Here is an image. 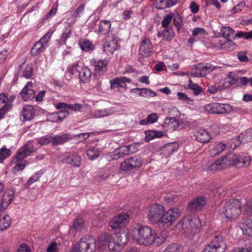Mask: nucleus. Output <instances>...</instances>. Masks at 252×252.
Here are the masks:
<instances>
[{
	"label": "nucleus",
	"mask_w": 252,
	"mask_h": 252,
	"mask_svg": "<svg viewBox=\"0 0 252 252\" xmlns=\"http://www.w3.org/2000/svg\"><path fill=\"white\" fill-rule=\"evenodd\" d=\"M177 117V120L179 124H187L188 123V118L186 114L181 113L180 111H178V114L176 115Z\"/></svg>",
	"instance_id": "obj_54"
},
{
	"label": "nucleus",
	"mask_w": 252,
	"mask_h": 252,
	"mask_svg": "<svg viewBox=\"0 0 252 252\" xmlns=\"http://www.w3.org/2000/svg\"><path fill=\"white\" fill-rule=\"evenodd\" d=\"M71 137L68 134H63L61 135L53 136L52 143L53 145H59L63 144L70 139Z\"/></svg>",
	"instance_id": "obj_37"
},
{
	"label": "nucleus",
	"mask_w": 252,
	"mask_h": 252,
	"mask_svg": "<svg viewBox=\"0 0 252 252\" xmlns=\"http://www.w3.org/2000/svg\"><path fill=\"white\" fill-rule=\"evenodd\" d=\"M85 7V4H82L78 6V7L76 9V10L74 11V12L72 14L73 19L76 20L77 17H79L80 16V14L82 13Z\"/></svg>",
	"instance_id": "obj_59"
},
{
	"label": "nucleus",
	"mask_w": 252,
	"mask_h": 252,
	"mask_svg": "<svg viewBox=\"0 0 252 252\" xmlns=\"http://www.w3.org/2000/svg\"><path fill=\"white\" fill-rule=\"evenodd\" d=\"M128 232L126 229L120 230L112 235V242L110 245V250L119 252L128 241Z\"/></svg>",
	"instance_id": "obj_4"
},
{
	"label": "nucleus",
	"mask_w": 252,
	"mask_h": 252,
	"mask_svg": "<svg viewBox=\"0 0 252 252\" xmlns=\"http://www.w3.org/2000/svg\"><path fill=\"white\" fill-rule=\"evenodd\" d=\"M207 34L206 31L201 28H196L192 31V36H196L197 35H205Z\"/></svg>",
	"instance_id": "obj_62"
},
{
	"label": "nucleus",
	"mask_w": 252,
	"mask_h": 252,
	"mask_svg": "<svg viewBox=\"0 0 252 252\" xmlns=\"http://www.w3.org/2000/svg\"><path fill=\"white\" fill-rule=\"evenodd\" d=\"M78 44L82 50L85 52H90L95 48L94 45L87 39H80L78 42Z\"/></svg>",
	"instance_id": "obj_29"
},
{
	"label": "nucleus",
	"mask_w": 252,
	"mask_h": 252,
	"mask_svg": "<svg viewBox=\"0 0 252 252\" xmlns=\"http://www.w3.org/2000/svg\"><path fill=\"white\" fill-rule=\"evenodd\" d=\"M156 237L155 230L140 223L136 224L132 230L133 240L140 245L148 246L152 244Z\"/></svg>",
	"instance_id": "obj_1"
},
{
	"label": "nucleus",
	"mask_w": 252,
	"mask_h": 252,
	"mask_svg": "<svg viewBox=\"0 0 252 252\" xmlns=\"http://www.w3.org/2000/svg\"><path fill=\"white\" fill-rule=\"evenodd\" d=\"M237 138L240 140L242 143L250 142L252 139V128H248L242 132Z\"/></svg>",
	"instance_id": "obj_35"
},
{
	"label": "nucleus",
	"mask_w": 252,
	"mask_h": 252,
	"mask_svg": "<svg viewBox=\"0 0 252 252\" xmlns=\"http://www.w3.org/2000/svg\"><path fill=\"white\" fill-rule=\"evenodd\" d=\"M92 72L91 70L86 67H83L79 72V79L84 83L88 82L90 80Z\"/></svg>",
	"instance_id": "obj_34"
},
{
	"label": "nucleus",
	"mask_w": 252,
	"mask_h": 252,
	"mask_svg": "<svg viewBox=\"0 0 252 252\" xmlns=\"http://www.w3.org/2000/svg\"><path fill=\"white\" fill-rule=\"evenodd\" d=\"M33 75V69L31 65L28 64L23 71V75L26 78H30Z\"/></svg>",
	"instance_id": "obj_56"
},
{
	"label": "nucleus",
	"mask_w": 252,
	"mask_h": 252,
	"mask_svg": "<svg viewBox=\"0 0 252 252\" xmlns=\"http://www.w3.org/2000/svg\"><path fill=\"white\" fill-rule=\"evenodd\" d=\"M206 203V200L204 197H197L189 204V209L192 212L199 211L205 206Z\"/></svg>",
	"instance_id": "obj_15"
},
{
	"label": "nucleus",
	"mask_w": 252,
	"mask_h": 252,
	"mask_svg": "<svg viewBox=\"0 0 252 252\" xmlns=\"http://www.w3.org/2000/svg\"><path fill=\"white\" fill-rule=\"evenodd\" d=\"M239 154H234L230 153L222 158V161L224 162L225 167L230 165H238V160H239Z\"/></svg>",
	"instance_id": "obj_26"
},
{
	"label": "nucleus",
	"mask_w": 252,
	"mask_h": 252,
	"mask_svg": "<svg viewBox=\"0 0 252 252\" xmlns=\"http://www.w3.org/2000/svg\"><path fill=\"white\" fill-rule=\"evenodd\" d=\"M232 252H252V247L248 248H236L234 249Z\"/></svg>",
	"instance_id": "obj_64"
},
{
	"label": "nucleus",
	"mask_w": 252,
	"mask_h": 252,
	"mask_svg": "<svg viewBox=\"0 0 252 252\" xmlns=\"http://www.w3.org/2000/svg\"><path fill=\"white\" fill-rule=\"evenodd\" d=\"M178 145L176 143H171L166 145L163 150V153L164 156H170L175 151H176L178 149Z\"/></svg>",
	"instance_id": "obj_40"
},
{
	"label": "nucleus",
	"mask_w": 252,
	"mask_h": 252,
	"mask_svg": "<svg viewBox=\"0 0 252 252\" xmlns=\"http://www.w3.org/2000/svg\"><path fill=\"white\" fill-rule=\"evenodd\" d=\"M245 226H243L242 231L244 234L252 236V218L245 220Z\"/></svg>",
	"instance_id": "obj_44"
},
{
	"label": "nucleus",
	"mask_w": 252,
	"mask_h": 252,
	"mask_svg": "<svg viewBox=\"0 0 252 252\" xmlns=\"http://www.w3.org/2000/svg\"><path fill=\"white\" fill-rule=\"evenodd\" d=\"M236 37H243L245 39H252V31L248 32H238L237 33H235V38Z\"/></svg>",
	"instance_id": "obj_52"
},
{
	"label": "nucleus",
	"mask_w": 252,
	"mask_h": 252,
	"mask_svg": "<svg viewBox=\"0 0 252 252\" xmlns=\"http://www.w3.org/2000/svg\"><path fill=\"white\" fill-rule=\"evenodd\" d=\"M76 20L75 19H72L68 23V27H66L64 31L62 33L61 37L60 42L63 44H65L66 40L70 36L71 33V27L72 25L74 24Z\"/></svg>",
	"instance_id": "obj_30"
},
{
	"label": "nucleus",
	"mask_w": 252,
	"mask_h": 252,
	"mask_svg": "<svg viewBox=\"0 0 252 252\" xmlns=\"http://www.w3.org/2000/svg\"><path fill=\"white\" fill-rule=\"evenodd\" d=\"M238 78L233 75V73L230 72L229 75L224 80V82L221 86L223 89H227L230 86L235 84L238 81Z\"/></svg>",
	"instance_id": "obj_33"
},
{
	"label": "nucleus",
	"mask_w": 252,
	"mask_h": 252,
	"mask_svg": "<svg viewBox=\"0 0 252 252\" xmlns=\"http://www.w3.org/2000/svg\"><path fill=\"white\" fill-rule=\"evenodd\" d=\"M226 244L222 236L216 235L202 252H224Z\"/></svg>",
	"instance_id": "obj_6"
},
{
	"label": "nucleus",
	"mask_w": 252,
	"mask_h": 252,
	"mask_svg": "<svg viewBox=\"0 0 252 252\" xmlns=\"http://www.w3.org/2000/svg\"><path fill=\"white\" fill-rule=\"evenodd\" d=\"M118 45V41L115 38L109 41H106L103 47L104 51L110 54H113L117 49Z\"/></svg>",
	"instance_id": "obj_28"
},
{
	"label": "nucleus",
	"mask_w": 252,
	"mask_h": 252,
	"mask_svg": "<svg viewBox=\"0 0 252 252\" xmlns=\"http://www.w3.org/2000/svg\"><path fill=\"white\" fill-rule=\"evenodd\" d=\"M42 174L41 171L36 172L33 175H32L28 181L27 184L28 186L32 185V183L38 181Z\"/></svg>",
	"instance_id": "obj_53"
},
{
	"label": "nucleus",
	"mask_w": 252,
	"mask_h": 252,
	"mask_svg": "<svg viewBox=\"0 0 252 252\" xmlns=\"http://www.w3.org/2000/svg\"><path fill=\"white\" fill-rule=\"evenodd\" d=\"M226 145L223 143H219L216 145L211 151L212 156H217L221 153L225 149Z\"/></svg>",
	"instance_id": "obj_45"
},
{
	"label": "nucleus",
	"mask_w": 252,
	"mask_h": 252,
	"mask_svg": "<svg viewBox=\"0 0 252 252\" xmlns=\"http://www.w3.org/2000/svg\"><path fill=\"white\" fill-rule=\"evenodd\" d=\"M90 64L94 68V75H101L106 71L108 61L106 60L93 59L91 60Z\"/></svg>",
	"instance_id": "obj_11"
},
{
	"label": "nucleus",
	"mask_w": 252,
	"mask_h": 252,
	"mask_svg": "<svg viewBox=\"0 0 252 252\" xmlns=\"http://www.w3.org/2000/svg\"><path fill=\"white\" fill-rule=\"evenodd\" d=\"M63 161L73 167H79L81 164V158L77 154H70L63 158Z\"/></svg>",
	"instance_id": "obj_22"
},
{
	"label": "nucleus",
	"mask_w": 252,
	"mask_h": 252,
	"mask_svg": "<svg viewBox=\"0 0 252 252\" xmlns=\"http://www.w3.org/2000/svg\"><path fill=\"white\" fill-rule=\"evenodd\" d=\"M158 118V117L157 114L152 113L149 115L146 119L141 120L139 123L141 125L153 124L157 122Z\"/></svg>",
	"instance_id": "obj_42"
},
{
	"label": "nucleus",
	"mask_w": 252,
	"mask_h": 252,
	"mask_svg": "<svg viewBox=\"0 0 252 252\" xmlns=\"http://www.w3.org/2000/svg\"><path fill=\"white\" fill-rule=\"evenodd\" d=\"M44 47L45 46L42 45L41 43L37 41L31 49V55L33 56H36L41 52Z\"/></svg>",
	"instance_id": "obj_47"
},
{
	"label": "nucleus",
	"mask_w": 252,
	"mask_h": 252,
	"mask_svg": "<svg viewBox=\"0 0 252 252\" xmlns=\"http://www.w3.org/2000/svg\"><path fill=\"white\" fill-rule=\"evenodd\" d=\"M112 235H109L107 233H103L99 236L97 241V245L99 249H101L108 246L110 250V243L112 242Z\"/></svg>",
	"instance_id": "obj_20"
},
{
	"label": "nucleus",
	"mask_w": 252,
	"mask_h": 252,
	"mask_svg": "<svg viewBox=\"0 0 252 252\" xmlns=\"http://www.w3.org/2000/svg\"><path fill=\"white\" fill-rule=\"evenodd\" d=\"M178 246L176 244L169 245L165 250V252H179Z\"/></svg>",
	"instance_id": "obj_63"
},
{
	"label": "nucleus",
	"mask_w": 252,
	"mask_h": 252,
	"mask_svg": "<svg viewBox=\"0 0 252 252\" xmlns=\"http://www.w3.org/2000/svg\"><path fill=\"white\" fill-rule=\"evenodd\" d=\"M179 126V122L177 120V117H171L165 119L163 126L167 131H172L178 128Z\"/></svg>",
	"instance_id": "obj_24"
},
{
	"label": "nucleus",
	"mask_w": 252,
	"mask_h": 252,
	"mask_svg": "<svg viewBox=\"0 0 252 252\" xmlns=\"http://www.w3.org/2000/svg\"><path fill=\"white\" fill-rule=\"evenodd\" d=\"M199 228L200 226V220L198 218H194L190 220L188 218H184L176 225V227L179 230L184 231V233H188L191 229H193V226Z\"/></svg>",
	"instance_id": "obj_8"
},
{
	"label": "nucleus",
	"mask_w": 252,
	"mask_h": 252,
	"mask_svg": "<svg viewBox=\"0 0 252 252\" xmlns=\"http://www.w3.org/2000/svg\"><path fill=\"white\" fill-rule=\"evenodd\" d=\"M84 226V222L82 218H78L74 219L72 228L78 230L83 228Z\"/></svg>",
	"instance_id": "obj_50"
},
{
	"label": "nucleus",
	"mask_w": 252,
	"mask_h": 252,
	"mask_svg": "<svg viewBox=\"0 0 252 252\" xmlns=\"http://www.w3.org/2000/svg\"><path fill=\"white\" fill-rule=\"evenodd\" d=\"M147 210L148 218L153 223L159 222L162 214L165 212L164 207L158 204L150 205Z\"/></svg>",
	"instance_id": "obj_7"
},
{
	"label": "nucleus",
	"mask_w": 252,
	"mask_h": 252,
	"mask_svg": "<svg viewBox=\"0 0 252 252\" xmlns=\"http://www.w3.org/2000/svg\"><path fill=\"white\" fill-rule=\"evenodd\" d=\"M111 22L108 20H102L99 24V32L106 35L109 33L111 29Z\"/></svg>",
	"instance_id": "obj_36"
},
{
	"label": "nucleus",
	"mask_w": 252,
	"mask_h": 252,
	"mask_svg": "<svg viewBox=\"0 0 252 252\" xmlns=\"http://www.w3.org/2000/svg\"><path fill=\"white\" fill-rule=\"evenodd\" d=\"M34 111H21L20 119L22 121H30L34 117Z\"/></svg>",
	"instance_id": "obj_48"
},
{
	"label": "nucleus",
	"mask_w": 252,
	"mask_h": 252,
	"mask_svg": "<svg viewBox=\"0 0 252 252\" xmlns=\"http://www.w3.org/2000/svg\"><path fill=\"white\" fill-rule=\"evenodd\" d=\"M163 36L166 40H171L174 36V32L172 29H166L163 30Z\"/></svg>",
	"instance_id": "obj_57"
},
{
	"label": "nucleus",
	"mask_w": 252,
	"mask_h": 252,
	"mask_svg": "<svg viewBox=\"0 0 252 252\" xmlns=\"http://www.w3.org/2000/svg\"><path fill=\"white\" fill-rule=\"evenodd\" d=\"M11 224V219L7 215H4L0 218V230L7 229Z\"/></svg>",
	"instance_id": "obj_41"
},
{
	"label": "nucleus",
	"mask_w": 252,
	"mask_h": 252,
	"mask_svg": "<svg viewBox=\"0 0 252 252\" xmlns=\"http://www.w3.org/2000/svg\"><path fill=\"white\" fill-rule=\"evenodd\" d=\"M180 210L177 208L169 209L165 213L162 214L160 222L167 226L172 224L179 217Z\"/></svg>",
	"instance_id": "obj_9"
},
{
	"label": "nucleus",
	"mask_w": 252,
	"mask_h": 252,
	"mask_svg": "<svg viewBox=\"0 0 252 252\" xmlns=\"http://www.w3.org/2000/svg\"><path fill=\"white\" fill-rule=\"evenodd\" d=\"M22 97L25 101L32 99L35 97L34 92L32 89V83L28 82L20 93Z\"/></svg>",
	"instance_id": "obj_19"
},
{
	"label": "nucleus",
	"mask_w": 252,
	"mask_h": 252,
	"mask_svg": "<svg viewBox=\"0 0 252 252\" xmlns=\"http://www.w3.org/2000/svg\"><path fill=\"white\" fill-rule=\"evenodd\" d=\"M220 32L222 36L226 40L235 39V31L229 27L222 26Z\"/></svg>",
	"instance_id": "obj_32"
},
{
	"label": "nucleus",
	"mask_w": 252,
	"mask_h": 252,
	"mask_svg": "<svg viewBox=\"0 0 252 252\" xmlns=\"http://www.w3.org/2000/svg\"><path fill=\"white\" fill-rule=\"evenodd\" d=\"M11 155L10 151L8 149L2 148L0 151V163Z\"/></svg>",
	"instance_id": "obj_55"
},
{
	"label": "nucleus",
	"mask_w": 252,
	"mask_h": 252,
	"mask_svg": "<svg viewBox=\"0 0 252 252\" xmlns=\"http://www.w3.org/2000/svg\"><path fill=\"white\" fill-rule=\"evenodd\" d=\"M188 87L189 88L193 90L194 94L195 95L199 94L202 91V88L200 86H199L198 84L193 83L190 79H189V81Z\"/></svg>",
	"instance_id": "obj_49"
},
{
	"label": "nucleus",
	"mask_w": 252,
	"mask_h": 252,
	"mask_svg": "<svg viewBox=\"0 0 252 252\" xmlns=\"http://www.w3.org/2000/svg\"><path fill=\"white\" fill-rule=\"evenodd\" d=\"M241 206L239 199H232L226 202L223 209L226 218L230 220L237 219L241 214Z\"/></svg>",
	"instance_id": "obj_3"
},
{
	"label": "nucleus",
	"mask_w": 252,
	"mask_h": 252,
	"mask_svg": "<svg viewBox=\"0 0 252 252\" xmlns=\"http://www.w3.org/2000/svg\"><path fill=\"white\" fill-rule=\"evenodd\" d=\"M33 149L32 143L29 141L19 149L13 159L14 162H17L12 168L13 173L17 174V172L23 170L26 167V163L20 161L30 156L33 152Z\"/></svg>",
	"instance_id": "obj_2"
},
{
	"label": "nucleus",
	"mask_w": 252,
	"mask_h": 252,
	"mask_svg": "<svg viewBox=\"0 0 252 252\" xmlns=\"http://www.w3.org/2000/svg\"><path fill=\"white\" fill-rule=\"evenodd\" d=\"M237 47L236 44L231 39H227V41L222 43L220 45V48L224 50L229 51L234 50Z\"/></svg>",
	"instance_id": "obj_46"
},
{
	"label": "nucleus",
	"mask_w": 252,
	"mask_h": 252,
	"mask_svg": "<svg viewBox=\"0 0 252 252\" xmlns=\"http://www.w3.org/2000/svg\"><path fill=\"white\" fill-rule=\"evenodd\" d=\"M142 164V161L138 156L130 157L123 161L121 164V169L124 171H130L134 168H138Z\"/></svg>",
	"instance_id": "obj_10"
},
{
	"label": "nucleus",
	"mask_w": 252,
	"mask_h": 252,
	"mask_svg": "<svg viewBox=\"0 0 252 252\" xmlns=\"http://www.w3.org/2000/svg\"><path fill=\"white\" fill-rule=\"evenodd\" d=\"M239 160H238V166L239 167H248L251 162V158L247 154H239Z\"/></svg>",
	"instance_id": "obj_39"
},
{
	"label": "nucleus",
	"mask_w": 252,
	"mask_h": 252,
	"mask_svg": "<svg viewBox=\"0 0 252 252\" xmlns=\"http://www.w3.org/2000/svg\"><path fill=\"white\" fill-rule=\"evenodd\" d=\"M88 107L89 105L88 104L82 105L81 104H67L63 102H59L57 103L55 107L57 109L59 110L61 109L62 110H66V109H70L71 110H77L78 109L79 110L81 109H89Z\"/></svg>",
	"instance_id": "obj_17"
},
{
	"label": "nucleus",
	"mask_w": 252,
	"mask_h": 252,
	"mask_svg": "<svg viewBox=\"0 0 252 252\" xmlns=\"http://www.w3.org/2000/svg\"><path fill=\"white\" fill-rule=\"evenodd\" d=\"M152 49L153 46L150 40L144 37L139 47V54L144 57H148L150 56Z\"/></svg>",
	"instance_id": "obj_14"
},
{
	"label": "nucleus",
	"mask_w": 252,
	"mask_h": 252,
	"mask_svg": "<svg viewBox=\"0 0 252 252\" xmlns=\"http://www.w3.org/2000/svg\"><path fill=\"white\" fill-rule=\"evenodd\" d=\"M129 215L127 213L120 214L110 222L109 225L113 229L118 228L122 227L128 219Z\"/></svg>",
	"instance_id": "obj_13"
},
{
	"label": "nucleus",
	"mask_w": 252,
	"mask_h": 252,
	"mask_svg": "<svg viewBox=\"0 0 252 252\" xmlns=\"http://www.w3.org/2000/svg\"><path fill=\"white\" fill-rule=\"evenodd\" d=\"M15 98V96H10L8 97L5 94H0V110H8L11 109L12 102Z\"/></svg>",
	"instance_id": "obj_18"
},
{
	"label": "nucleus",
	"mask_w": 252,
	"mask_h": 252,
	"mask_svg": "<svg viewBox=\"0 0 252 252\" xmlns=\"http://www.w3.org/2000/svg\"><path fill=\"white\" fill-rule=\"evenodd\" d=\"M173 23L179 31L182 24V19L179 14H177L174 16Z\"/></svg>",
	"instance_id": "obj_58"
},
{
	"label": "nucleus",
	"mask_w": 252,
	"mask_h": 252,
	"mask_svg": "<svg viewBox=\"0 0 252 252\" xmlns=\"http://www.w3.org/2000/svg\"><path fill=\"white\" fill-rule=\"evenodd\" d=\"M137 151L135 145L123 146L116 149L114 152V159H118L126 155H130L136 152Z\"/></svg>",
	"instance_id": "obj_12"
},
{
	"label": "nucleus",
	"mask_w": 252,
	"mask_h": 252,
	"mask_svg": "<svg viewBox=\"0 0 252 252\" xmlns=\"http://www.w3.org/2000/svg\"><path fill=\"white\" fill-rule=\"evenodd\" d=\"M51 35L52 33L50 32H48L43 37H42L38 41L41 43L42 44L45 46V45L48 43V42L50 39Z\"/></svg>",
	"instance_id": "obj_60"
},
{
	"label": "nucleus",
	"mask_w": 252,
	"mask_h": 252,
	"mask_svg": "<svg viewBox=\"0 0 252 252\" xmlns=\"http://www.w3.org/2000/svg\"><path fill=\"white\" fill-rule=\"evenodd\" d=\"M68 114V111H56L47 115V119L49 121L56 122L65 118Z\"/></svg>",
	"instance_id": "obj_27"
},
{
	"label": "nucleus",
	"mask_w": 252,
	"mask_h": 252,
	"mask_svg": "<svg viewBox=\"0 0 252 252\" xmlns=\"http://www.w3.org/2000/svg\"><path fill=\"white\" fill-rule=\"evenodd\" d=\"M14 197V192L13 190L5 191L2 195L1 204L0 205V212H4L11 203Z\"/></svg>",
	"instance_id": "obj_16"
},
{
	"label": "nucleus",
	"mask_w": 252,
	"mask_h": 252,
	"mask_svg": "<svg viewBox=\"0 0 252 252\" xmlns=\"http://www.w3.org/2000/svg\"><path fill=\"white\" fill-rule=\"evenodd\" d=\"M172 19V16L171 14L166 15L162 21V26L165 28L171 22Z\"/></svg>",
	"instance_id": "obj_61"
},
{
	"label": "nucleus",
	"mask_w": 252,
	"mask_h": 252,
	"mask_svg": "<svg viewBox=\"0 0 252 252\" xmlns=\"http://www.w3.org/2000/svg\"><path fill=\"white\" fill-rule=\"evenodd\" d=\"M225 168L222 158L218 159L215 162L211 164L207 168L208 171L215 172Z\"/></svg>",
	"instance_id": "obj_38"
},
{
	"label": "nucleus",
	"mask_w": 252,
	"mask_h": 252,
	"mask_svg": "<svg viewBox=\"0 0 252 252\" xmlns=\"http://www.w3.org/2000/svg\"><path fill=\"white\" fill-rule=\"evenodd\" d=\"M232 107L229 104L212 103L204 107V110H232Z\"/></svg>",
	"instance_id": "obj_23"
},
{
	"label": "nucleus",
	"mask_w": 252,
	"mask_h": 252,
	"mask_svg": "<svg viewBox=\"0 0 252 252\" xmlns=\"http://www.w3.org/2000/svg\"><path fill=\"white\" fill-rule=\"evenodd\" d=\"M130 82V80L129 78L126 77H122L121 78L117 77L115 79L110 80L111 88H125L126 87V83Z\"/></svg>",
	"instance_id": "obj_25"
},
{
	"label": "nucleus",
	"mask_w": 252,
	"mask_h": 252,
	"mask_svg": "<svg viewBox=\"0 0 252 252\" xmlns=\"http://www.w3.org/2000/svg\"><path fill=\"white\" fill-rule=\"evenodd\" d=\"M53 136L49 135H45L37 139V142L40 145H45L48 144L50 142L52 143Z\"/></svg>",
	"instance_id": "obj_51"
},
{
	"label": "nucleus",
	"mask_w": 252,
	"mask_h": 252,
	"mask_svg": "<svg viewBox=\"0 0 252 252\" xmlns=\"http://www.w3.org/2000/svg\"><path fill=\"white\" fill-rule=\"evenodd\" d=\"M194 134L196 140L202 143H206L211 139V135L204 129H198L194 132Z\"/></svg>",
	"instance_id": "obj_21"
},
{
	"label": "nucleus",
	"mask_w": 252,
	"mask_h": 252,
	"mask_svg": "<svg viewBox=\"0 0 252 252\" xmlns=\"http://www.w3.org/2000/svg\"><path fill=\"white\" fill-rule=\"evenodd\" d=\"M95 239L92 235L83 237L71 252H93L95 248Z\"/></svg>",
	"instance_id": "obj_5"
},
{
	"label": "nucleus",
	"mask_w": 252,
	"mask_h": 252,
	"mask_svg": "<svg viewBox=\"0 0 252 252\" xmlns=\"http://www.w3.org/2000/svg\"><path fill=\"white\" fill-rule=\"evenodd\" d=\"M87 155L90 160H93L99 157L100 152L96 148L92 147L87 151Z\"/></svg>",
	"instance_id": "obj_43"
},
{
	"label": "nucleus",
	"mask_w": 252,
	"mask_h": 252,
	"mask_svg": "<svg viewBox=\"0 0 252 252\" xmlns=\"http://www.w3.org/2000/svg\"><path fill=\"white\" fill-rule=\"evenodd\" d=\"M164 135V132L158 130H148L145 131L144 141L149 142L155 138H160Z\"/></svg>",
	"instance_id": "obj_31"
}]
</instances>
